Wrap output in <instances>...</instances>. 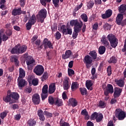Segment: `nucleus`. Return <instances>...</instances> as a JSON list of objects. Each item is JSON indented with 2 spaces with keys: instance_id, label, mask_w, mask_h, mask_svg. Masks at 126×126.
<instances>
[{
  "instance_id": "obj_35",
  "label": "nucleus",
  "mask_w": 126,
  "mask_h": 126,
  "mask_svg": "<svg viewBox=\"0 0 126 126\" xmlns=\"http://www.w3.org/2000/svg\"><path fill=\"white\" fill-rule=\"evenodd\" d=\"M25 77V71L22 68H19V76L18 78H24Z\"/></svg>"
},
{
  "instance_id": "obj_56",
  "label": "nucleus",
  "mask_w": 126,
  "mask_h": 126,
  "mask_svg": "<svg viewBox=\"0 0 126 126\" xmlns=\"http://www.w3.org/2000/svg\"><path fill=\"white\" fill-rule=\"evenodd\" d=\"M44 115L47 116V118H52V117H53L52 113H50L47 111H44Z\"/></svg>"
},
{
  "instance_id": "obj_21",
  "label": "nucleus",
  "mask_w": 126,
  "mask_h": 126,
  "mask_svg": "<svg viewBox=\"0 0 126 126\" xmlns=\"http://www.w3.org/2000/svg\"><path fill=\"white\" fill-rule=\"evenodd\" d=\"M71 54H72V52L71 50H66L65 52V54L62 55L63 60H66L69 59V58H70Z\"/></svg>"
},
{
  "instance_id": "obj_10",
  "label": "nucleus",
  "mask_w": 126,
  "mask_h": 126,
  "mask_svg": "<svg viewBox=\"0 0 126 126\" xmlns=\"http://www.w3.org/2000/svg\"><path fill=\"white\" fill-rule=\"evenodd\" d=\"M33 72L39 76L44 73V67L42 65H37L33 69Z\"/></svg>"
},
{
  "instance_id": "obj_62",
  "label": "nucleus",
  "mask_w": 126,
  "mask_h": 126,
  "mask_svg": "<svg viewBox=\"0 0 126 126\" xmlns=\"http://www.w3.org/2000/svg\"><path fill=\"white\" fill-rule=\"evenodd\" d=\"M60 126H70L69 124L67 122H62V120H61L60 122Z\"/></svg>"
},
{
  "instance_id": "obj_48",
  "label": "nucleus",
  "mask_w": 126,
  "mask_h": 126,
  "mask_svg": "<svg viewBox=\"0 0 126 126\" xmlns=\"http://www.w3.org/2000/svg\"><path fill=\"white\" fill-rule=\"evenodd\" d=\"M55 37L56 40H60L62 38V33H60L59 32H57L55 34Z\"/></svg>"
},
{
  "instance_id": "obj_24",
  "label": "nucleus",
  "mask_w": 126,
  "mask_h": 126,
  "mask_svg": "<svg viewBox=\"0 0 126 126\" xmlns=\"http://www.w3.org/2000/svg\"><path fill=\"white\" fill-rule=\"evenodd\" d=\"M81 31V28L74 29V32L72 33V38L73 39H76L77 36H78V33Z\"/></svg>"
},
{
  "instance_id": "obj_25",
  "label": "nucleus",
  "mask_w": 126,
  "mask_h": 126,
  "mask_svg": "<svg viewBox=\"0 0 126 126\" xmlns=\"http://www.w3.org/2000/svg\"><path fill=\"white\" fill-rule=\"evenodd\" d=\"M12 63H14L16 66H18L19 64V61H18V57L15 55L11 57Z\"/></svg>"
},
{
  "instance_id": "obj_9",
  "label": "nucleus",
  "mask_w": 126,
  "mask_h": 126,
  "mask_svg": "<svg viewBox=\"0 0 126 126\" xmlns=\"http://www.w3.org/2000/svg\"><path fill=\"white\" fill-rule=\"evenodd\" d=\"M42 46H43L45 50H47L48 48H49V49H54L52 42L50 40H49L47 38H44L43 40Z\"/></svg>"
},
{
  "instance_id": "obj_52",
  "label": "nucleus",
  "mask_w": 126,
  "mask_h": 126,
  "mask_svg": "<svg viewBox=\"0 0 126 126\" xmlns=\"http://www.w3.org/2000/svg\"><path fill=\"white\" fill-rule=\"evenodd\" d=\"M107 72L108 76H111V74H112V67H111V66L107 67Z\"/></svg>"
},
{
  "instance_id": "obj_50",
  "label": "nucleus",
  "mask_w": 126,
  "mask_h": 126,
  "mask_svg": "<svg viewBox=\"0 0 126 126\" xmlns=\"http://www.w3.org/2000/svg\"><path fill=\"white\" fill-rule=\"evenodd\" d=\"M52 1L55 7H59V6H60L59 5V3H60V0H52Z\"/></svg>"
},
{
  "instance_id": "obj_54",
  "label": "nucleus",
  "mask_w": 126,
  "mask_h": 126,
  "mask_svg": "<svg viewBox=\"0 0 126 126\" xmlns=\"http://www.w3.org/2000/svg\"><path fill=\"white\" fill-rule=\"evenodd\" d=\"M25 92L26 94H30L32 92V88L31 87H29L25 90Z\"/></svg>"
},
{
  "instance_id": "obj_28",
  "label": "nucleus",
  "mask_w": 126,
  "mask_h": 126,
  "mask_svg": "<svg viewBox=\"0 0 126 126\" xmlns=\"http://www.w3.org/2000/svg\"><path fill=\"white\" fill-rule=\"evenodd\" d=\"M89 55L93 60H95L97 59V52L95 50L90 51Z\"/></svg>"
},
{
  "instance_id": "obj_6",
  "label": "nucleus",
  "mask_w": 126,
  "mask_h": 126,
  "mask_svg": "<svg viewBox=\"0 0 126 126\" xmlns=\"http://www.w3.org/2000/svg\"><path fill=\"white\" fill-rule=\"evenodd\" d=\"M70 25L72 27H74V29H76L78 28H82V26H83V22L82 21H80V22H78V20H71L70 21Z\"/></svg>"
},
{
  "instance_id": "obj_15",
  "label": "nucleus",
  "mask_w": 126,
  "mask_h": 126,
  "mask_svg": "<svg viewBox=\"0 0 126 126\" xmlns=\"http://www.w3.org/2000/svg\"><path fill=\"white\" fill-rule=\"evenodd\" d=\"M121 93H122V89L117 87L115 88L113 97L114 98H118V97H120V96H121Z\"/></svg>"
},
{
  "instance_id": "obj_47",
  "label": "nucleus",
  "mask_w": 126,
  "mask_h": 126,
  "mask_svg": "<svg viewBox=\"0 0 126 126\" xmlns=\"http://www.w3.org/2000/svg\"><path fill=\"white\" fill-rule=\"evenodd\" d=\"M55 105H57L58 107L63 106V100H62V99H57L55 101Z\"/></svg>"
},
{
  "instance_id": "obj_60",
  "label": "nucleus",
  "mask_w": 126,
  "mask_h": 126,
  "mask_svg": "<svg viewBox=\"0 0 126 126\" xmlns=\"http://www.w3.org/2000/svg\"><path fill=\"white\" fill-rule=\"evenodd\" d=\"M97 116H98V113L94 112L91 116V119H92L93 120H96V118H97Z\"/></svg>"
},
{
  "instance_id": "obj_4",
  "label": "nucleus",
  "mask_w": 126,
  "mask_h": 126,
  "mask_svg": "<svg viewBox=\"0 0 126 126\" xmlns=\"http://www.w3.org/2000/svg\"><path fill=\"white\" fill-rule=\"evenodd\" d=\"M115 115L119 121H124L126 118V113L121 108L116 109Z\"/></svg>"
},
{
  "instance_id": "obj_36",
  "label": "nucleus",
  "mask_w": 126,
  "mask_h": 126,
  "mask_svg": "<svg viewBox=\"0 0 126 126\" xmlns=\"http://www.w3.org/2000/svg\"><path fill=\"white\" fill-rule=\"evenodd\" d=\"M106 52V47L104 46H100L98 48V53L99 55H103Z\"/></svg>"
},
{
  "instance_id": "obj_12",
  "label": "nucleus",
  "mask_w": 126,
  "mask_h": 126,
  "mask_svg": "<svg viewBox=\"0 0 126 126\" xmlns=\"http://www.w3.org/2000/svg\"><path fill=\"white\" fill-rule=\"evenodd\" d=\"M113 15V10L111 9H108L105 11V13L101 14V18L102 19H108L110 18Z\"/></svg>"
},
{
  "instance_id": "obj_7",
  "label": "nucleus",
  "mask_w": 126,
  "mask_h": 126,
  "mask_svg": "<svg viewBox=\"0 0 126 126\" xmlns=\"http://www.w3.org/2000/svg\"><path fill=\"white\" fill-rule=\"evenodd\" d=\"M61 30L63 35H71L72 34V29L63 25L61 27Z\"/></svg>"
},
{
  "instance_id": "obj_51",
  "label": "nucleus",
  "mask_w": 126,
  "mask_h": 126,
  "mask_svg": "<svg viewBox=\"0 0 126 126\" xmlns=\"http://www.w3.org/2000/svg\"><path fill=\"white\" fill-rule=\"evenodd\" d=\"M74 74V70L69 68H68V75L69 76H72Z\"/></svg>"
},
{
  "instance_id": "obj_63",
  "label": "nucleus",
  "mask_w": 126,
  "mask_h": 126,
  "mask_svg": "<svg viewBox=\"0 0 126 126\" xmlns=\"http://www.w3.org/2000/svg\"><path fill=\"white\" fill-rule=\"evenodd\" d=\"M40 2L42 5H43V6H46L47 5V0H40Z\"/></svg>"
},
{
  "instance_id": "obj_22",
  "label": "nucleus",
  "mask_w": 126,
  "mask_h": 126,
  "mask_svg": "<svg viewBox=\"0 0 126 126\" xmlns=\"http://www.w3.org/2000/svg\"><path fill=\"white\" fill-rule=\"evenodd\" d=\"M83 62L84 63H93V59H92L91 56L86 55L84 58Z\"/></svg>"
},
{
  "instance_id": "obj_58",
  "label": "nucleus",
  "mask_w": 126,
  "mask_h": 126,
  "mask_svg": "<svg viewBox=\"0 0 126 126\" xmlns=\"http://www.w3.org/2000/svg\"><path fill=\"white\" fill-rule=\"evenodd\" d=\"M5 34L8 37H9V38H10V36L12 35V30H8L5 32Z\"/></svg>"
},
{
  "instance_id": "obj_44",
  "label": "nucleus",
  "mask_w": 126,
  "mask_h": 126,
  "mask_svg": "<svg viewBox=\"0 0 126 126\" xmlns=\"http://www.w3.org/2000/svg\"><path fill=\"white\" fill-rule=\"evenodd\" d=\"M35 63L34 60H27L26 63L28 66H33V63Z\"/></svg>"
},
{
  "instance_id": "obj_1",
  "label": "nucleus",
  "mask_w": 126,
  "mask_h": 126,
  "mask_svg": "<svg viewBox=\"0 0 126 126\" xmlns=\"http://www.w3.org/2000/svg\"><path fill=\"white\" fill-rule=\"evenodd\" d=\"M28 49V47L26 45H21L19 43L12 48L10 53L12 55H22V54L26 53Z\"/></svg>"
},
{
  "instance_id": "obj_8",
  "label": "nucleus",
  "mask_w": 126,
  "mask_h": 126,
  "mask_svg": "<svg viewBox=\"0 0 126 126\" xmlns=\"http://www.w3.org/2000/svg\"><path fill=\"white\" fill-rule=\"evenodd\" d=\"M103 90L105 96H109V94H113L114 93V87L113 85L110 84H107Z\"/></svg>"
},
{
  "instance_id": "obj_29",
  "label": "nucleus",
  "mask_w": 126,
  "mask_h": 126,
  "mask_svg": "<svg viewBox=\"0 0 126 126\" xmlns=\"http://www.w3.org/2000/svg\"><path fill=\"white\" fill-rule=\"evenodd\" d=\"M101 42L103 45H104V47H108L109 46V41L107 40V39H106V36L103 35L101 39Z\"/></svg>"
},
{
  "instance_id": "obj_43",
  "label": "nucleus",
  "mask_w": 126,
  "mask_h": 126,
  "mask_svg": "<svg viewBox=\"0 0 126 126\" xmlns=\"http://www.w3.org/2000/svg\"><path fill=\"white\" fill-rule=\"evenodd\" d=\"M96 123H100L103 120V114L101 113L97 114V117L95 119Z\"/></svg>"
},
{
  "instance_id": "obj_53",
  "label": "nucleus",
  "mask_w": 126,
  "mask_h": 126,
  "mask_svg": "<svg viewBox=\"0 0 126 126\" xmlns=\"http://www.w3.org/2000/svg\"><path fill=\"white\" fill-rule=\"evenodd\" d=\"M98 107H101V108H105L106 107V103L105 102L100 100L98 103Z\"/></svg>"
},
{
  "instance_id": "obj_42",
  "label": "nucleus",
  "mask_w": 126,
  "mask_h": 126,
  "mask_svg": "<svg viewBox=\"0 0 126 126\" xmlns=\"http://www.w3.org/2000/svg\"><path fill=\"white\" fill-rule=\"evenodd\" d=\"M48 103L50 105H54V104H56V102H55V99L52 96H49L48 97Z\"/></svg>"
},
{
  "instance_id": "obj_17",
  "label": "nucleus",
  "mask_w": 126,
  "mask_h": 126,
  "mask_svg": "<svg viewBox=\"0 0 126 126\" xmlns=\"http://www.w3.org/2000/svg\"><path fill=\"white\" fill-rule=\"evenodd\" d=\"M40 44L41 40L40 39H37L35 42V45L36 46H34V49H35V50H38V51H41V50L43 49V44L41 45H40Z\"/></svg>"
},
{
  "instance_id": "obj_40",
  "label": "nucleus",
  "mask_w": 126,
  "mask_h": 126,
  "mask_svg": "<svg viewBox=\"0 0 126 126\" xmlns=\"http://www.w3.org/2000/svg\"><path fill=\"white\" fill-rule=\"evenodd\" d=\"M79 90L81 95H87V90L86 89V88H80Z\"/></svg>"
},
{
  "instance_id": "obj_11",
  "label": "nucleus",
  "mask_w": 126,
  "mask_h": 126,
  "mask_svg": "<svg viewBox=\"0 0 126 126\" xmlns=\"http://www.w3.org/2000/svg\"><path fill=\"white\" fill-rule=\"evenodd\" d=\"M70 80L68 77H65L63 81V88L64 90H68L70 88Z\"/></svg>"
},
{
  "instance_id": "obj_18",
  "label": "nucleus",
  "mask_w": 126,
  "mask_h": 126,
  "mask_svg": "<svg viewBox=\"0 0 126 126\" xmlns=\"http://www.w3.org/2000/svg\"><path fill=\"white\" fill-rule=\"evenodd\" d=\"M56 91V84L55 83H52L49 86L48 94H53Z\"/></svg>"
},
{
  "instance_id": "obj_34",
  "label": "nucleus",
  "mask_w": 126,
  "mask_h": 126,
  "mask_svg": "<svg viewBox=\"0 0 126 126\" xmlns=\"http://www.w3.org/2000/svg\"><path fill=\"white\" fill-rule=\"evenodd\" d=\"M115 83L119 87H124V86H125V83L124 82V80H123L122 79L115 80Z\"/></svg>"
},
{
  "instance_id": "obj_3",
  "label": "nucleus",
  "mask_w": 126,
  "mask_h": 126,
  "mask_svg": "<svg viewBox=\"0 0 126 126\" xmlns=\"http://www.w3.org/2000/svg\"><path fill=\"white\" fill-rule=\"evenodd\" d=\"M36 17L41 23H44V20L47 17V10L45 8L41 9L36 15Z\"/></svg>"
},
{
  "instance_id": "obj_5",
  "label": "nucleus",
  "mask_w": 126,
  "mask_h": 126,
  "mask_svg": "<svg viewBox=\"0 0 126 126\" xmlns=\"http://www.w3.org/2000/svg\"><path fill=\"white\" fill-rule=\"evenodd\" d=\"M124 15L123 14H118L116 18V23L117 25H122V26H125L126 25V19L124 21Z\"/></svg>"
},
{
  "instance_id": "obj_32",
  "label": "nucleus",
  "mask_w": 126,
  "mask_h": 126,
  "mask_svg": "<svg viewBox=\"0 0 126 126\" xmlns=\"http://www.w3.org/2000/svg\"><path fill=\"white\" fill-rule=\"evenodd\" d=\"M27 124V125H28L29 126H36V124H37V122H36V121H35V119H30L28 121Z\"/></svg>"
},
{
  "instance_id": "obj_64",
  "label": "nucleus",
  "mask_w": 126,
  "mask_h": 126,
  "mask_svg": "<svg viewBox=\"0 0 126 126\" xmlns=\"http://www.w3.org/2000/svg\"><path fill=\"white\" fill-rule=\"evenodd\" d=\"M21 7H24L25 5V0H19Z\"/></svg>"
},
{
  "instance_id": "obj_23",
  "label": "nucleus",
  "mask_w": 126,
  "mask_h": 126,
  "mask_svg": "<svg viewBox=\"0 0 126 126\" xmlns=\"http://www.w3.org/2000/svg\"><path fill=\"white\" fill-rule=\"evenodd\" d=\"M118 10L119 12L120 13V14H122V13H123V14H126V4H122L119 7Z\"/></svg>"
},
{
  "instance_id": "obj_38",
  "label": "nucleus",
  "mask_w": 126,
  "mask_h": 126,
  "mask_svg": "<svg viewBox=\"0 0 126 126\" xmlns=\"http://www.w3.org/2000/svg\"><path fill=\"white\" fill-rule=\"evenodd\" d=\"M117 62H118V60L115 56H112L108 60L109 63H117Z\"/></svg>"
},
{
  "instance_id": "obj_55",
  "label": "nucleus",
  "mask_w": 126,
  "mask_h": 126,
  "mask_svg": "<svg viewBox=\"0 0 126 126\" xmlns=\"http://www.w3.org/2000/svg\"><path fill=\"white\" fill-rule=\"evenodd\" d=\"M103 28L104 29H106V30H111V27L110 25V24H108V23H105L104 25H103Z\"/></svg>"
},
{
  "instance_id": "obj_13",
  "label": "nucleus",
  "mask_w": 126,
  "mask_h": 126,
  "mask_svg": "<svg viewBox=\"0 0 126 126\" xmlns=\"http://www.w3.org/2000/svg\"><path fill=\"white\" fill-rule=\"evenodd\" d=\"M32 103L34 105H39L41 101V98H40V95L38 94H34L32 96Z\"/></svg>"
},
{
  "instance_id": "obj_39",
  "label": "nucleus",
  "mask_w": 126,
  "mask_h": 126,
  "mask_svg": "<svg viewBox=\"0 0 126 126\" xmlns=\"http://www.w3.org/2000/svg\"><path fill=\"white\" fill-rule=\"evenodd\" d=\"M80 17L84 22H87V21H88V17H87V15L86 14H82L80 16Z\"/></svg>"
},
{
  "instance_id": "obj_30",
  "label": "nucleus",
  "mask_w": 126,
  "mask_h": 126,
  "mask_svg": "<svg viewBox=\"0 0 126 126\" xmlns=\"http://www.w3.org/2000/svg\"><path fill=\"white\" fill-rule=\"evenodd\" d=\"M81 115L85 116V120H89V115L88 114V112H87V110L86 109H84L82 110L81 112Z\"/></svg>"
},
{
  "instance_id": "obj_16",
  "label": "nucleus",
  "mask_w": 126,
  "mask_h": 126,
  "mask_svg": "<svg viewBox=\"0 0 126 126\" xmlns=\"http://www.w3.org/2000/svg\"><path fill=\"white\" fill-rule=\"evenodd\" d=\"M3 100L6 103H9V105H11L12 103H15V101L11 102V96L10 95V94L8 93L7 95L5 97H3Z\"/></svg>"
},
{
  "instance_id": "obj_59",
  "label": "nucleus",
  "mask_w": 126,
  "mask_h": 126,
  "mask_svg": "<svg viewBox=\"0 0 126 126\" xmlns=\"http://www.w3.org/2000/svg\"><path fill=\"white\" fill-rule=\"evenodd\" d=\"M32 25L31 23L28 22L26 25V29L27 30H28V31H29L31 28H32Z\"/></svg>"
},
{
  "instance_id": "obj_20",
  "label": "nucleus",
  "mask_w": 126,
  "mask_h": 126,
  "mask_svg": "<svg viewBox=\"0 0 126 126\" xmlns=\"http://www.w3.org/2000/svg\"><path fill=\"white\" fill-rule=\"evenodd\" d=\"M28 81L30 85H33V86H37L38 84L39 83V80L38 79H33V80L31 79V78H30L29 79H28Z\"/></svg>"
},
{
  "instance_id": "obj_57",
  "label": "nucleus",
  "mask_w": 126,
  "mask_h": 126,
  "mask_svg": "<svg viewBox=\"0 0 126 126\" xmlns=\"http://www.w3.org/2000/svg\"><path fill=\"white\" fill-rule=\"evenodd\" d=\"M83 5V3H81L80 5H77L74 8V11H75V12H76V11H78V10H79V9H80V8L82 7Z\"/></svg>"
},
{
  "instance_id": "obj_27",
  "label": "nucleus",
  "mask_w": 126,
  "mask_h": 126,
  "mask_svg": "<svg viewBox=\"0 0 126 126\" xmlns=\"http://www.w3.org/2000/svg\"><path fill=\"white\" fill-rule=\"evenodd\" d=\"M93 86V84L91 81H86V87L88 89V90H90V91H92L93 90V88L92 86Z\"/></svg>"
},
{
  "instance_id": "obj_49",
  "label": "nucleus",
  "mask_w": 126,
  "mask_h": 126,
  "mask_svg": "<svg viewBox=\"0 0 126 126\" xmlns=\"http://www.w3.org/2000/svg\"><path fill=\"white\" fill-rule=\"evenodd\" d=\"M9 38L10 37L8 36L6 34H3L2 35L1 41H3V42H5L6 41H7V40H8Z\"/></svg>"
},
{
  "instance_id": "obj_41",
  "label": "nucleus",
  "mask_w": 126,
  "mask_h": 126,
  "mask_svg": "<svg viewBox=\"0 0 126 126\" xmlns=\"http://www.w3.org/2000/svg\"><path fill=\"white\" fill-rule=\"evenodd\" d=\"M94 6V1L93 0L89 1L87 4V6L88 9H91V8H92V7H93Z\"/></svg>"
},
{
  "instance_id": "obj_33",
  "label": "nucleus",
  "mask_w": 126,
  "mask_h": 126,
  "mask_svg": "<svg viewBox=\"0 0 126 126\" xmlns=\"http://www.w3.org/2000/svg\"><path fill=\"white\" fill-rule=\"evenodd\" d=\"M68 102L73 107H76L77 106V101L74 98H69Z\"/></svg>"
},
{
  "instance_id": "obj_26",
  "label": "nucleus",
  "mask_w": 126,
  "mask_h": 126,
  "mask_svg": "<svg viewBox=\"0 0 126 126\" xmlns=\"http://www.w3.org/2000/svg\"><path fill=\"white\" fill-rule=\"evenodd\" d=\"M10 95L11 96V98H12V99H14L15 101H17L19 99V94L16 92L10 93Z\"/></svg>"
},
{
  "instance_id": "obj_14",
  "label": "nucleus",
  "mask_w": 126,
  "mask_h": 126,
  "mask_svg": "<svg viewBox=\"0 0 126 126\" xmlns=\"http://www.w3.org/2000/svg\"><path fill=\"white\" fill-rule=\"evenodd\" d=\"M18 85L19 87L20 88H22V87H24V86H26L27 85L28 83L25 79H23L22 78H18Z\"/></svg>"
},
{
  "instance_id": "obj_2",
  "label": "nucleus",
  "mask_w": 126,
  "mask_h": 126,
  "mask_svg": "<svg viewBox=\"0 0 126 126\" xmlns=\"http://www.w3.org/2000/svg\"><path fill=\"white\" fill-rule=\"evenodd\" d=\"M106 38L108 39L111 47L112 48L117 47L119 44V40H118V38L116 37L115 35L113 34V33H110L107 36Z\"/></svg>"
},
{
  "instance_id": "obj_37",
  "label": "nucleus",
  "mask_w": 126,
  "mask_h": 126,
  "mask_svg": "<svg viewBox=\"0 0 126 126\" xmlns=\"http://www.w3.org/2000/svg\"><path fill=\"white\" fill-rule=\"evenodd\" d=\"M72 91H74L78 88V83L77 82H73L71 86Z\"/></svg>"
},
{
  "instance_id": "obj_45",
  "label": "nucleus",
  "mask_w": 126,
  "mask_h": 126,
  "mask_svg": "<svg viewBox=\"0 0 126 126\" xmlns=\"http://www.w3.org/2000/svg\"><path fill=\"white\" fill-rule=\"evenodd\" d=\"M48 85L45 84L42 88V93L48 94Z\"/></svg>"
},
{
  "instance_id": "obj_19",
  "label": "nucleus",
  "mask_w": 126,
  "mask_h": 126,
  "mask_svg": "<svg viewBox=\"0 0 126 126\" xmlns=\"http://www.w3.org/2000/svg\"><path fill=\"white\" fill-rule=\"evenodd\" d=\"M12 15L13 16H17V15H21V7L16 8H15L12 11Z\"/></svg>"
},
{
  "instance_id": "obj_31",
  "label": "nucleus",
  "mask_w": 126,
  "mask_h": 126,
  "mask_svg": "<svg viewBox=\"0 0 126 126\" xmlns=\"http://www.w3.org/2000/svg\"><path fill=\"white\" fill-rule=\"evenodd\" d=\"M28 22L31 23L32 25H34L36 23V16L35 14H33L32 16L30 17Z\"/></svg>"
},
{
  "instance_id": "obj_61",
  "label": "nucleus",
  "mask_w": 126,
  "mask_h": 126,
  "mask_svg": "<svg viewBox=\"0 0 126 126\" xmlns=\"http://www.w3.org/2000/svg\"><path fill=\"white\" fill-rule=\"evenodd\" d=\"M41 99H42V101H44V100H45L46 98H47L48 94L42 93L41 94Z\"/></svg>"
},
{
  "instance_id": "obj_46",
  "label": "nucleus",
  "mask_w": 126,
  "mask_h": 126,
  "mask_svg": "<svg viewBox=\"0 0 126 126\" xmlns=\"http://www.w3.org/2000/svg\"><path fill=\"white\" fill-rule=\"evenodd\" d=\"M7 113L8 111H5L4 112H1L0 114V117L1 118V120H3L6 116H7Z\"/></svg>"
}]
</instances>
